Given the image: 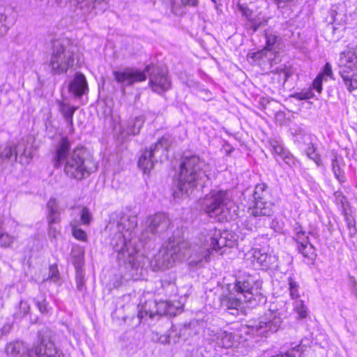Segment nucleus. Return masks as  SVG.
Here are the masks:
<instances>
[{
    "label": "nucleus",
    "instance_id": "1",
    "mask_svg": "<svg viewBox=\"0 0 357 357\" xmlns=\"http://www.w3.org/2000/svg\"><path fill=\"white\" fill-rule=\"evenodd\" d=\"M137 225V218L135 215L115 211L110 216L109 227L115 232L111 245L117 252L118 262L119 265L137 273L142 271L148 260L138 252L135 243L132 241V234Z\"/></svg>",
    "mask_w": 357,
    "mask_h": 357
},
{
    "label": "nucleus",
    "instance_id": "2",
    "mask_svg": "<svg viewBox=\"0 0 357 357\" xmlns=\"http://www.w3.org/2000/svg\"><path fill=\"white\" fill-rule=\"evenodd\" d=\"M71 144L66 137H62L57 144L53 159L54 166L59 169L63 166L65 175L80 181L96 171L93 159L83 146H77L70 151Z\"/></svg>",
    "mask_w": 357,
    "mask_h": 357
},
{
    "label": "nucleus",
    "instance_id": "3",
    "mask_svg": "<svg viewBox=\"0 0 357 357\" xmlns=\"http://www.w3.org/2000/svg\"><path fill=\"white\" fill-rule=\"evenodd\" d=\"M146 73L149 74V85L154 92L161 94L170 88L171 82L167 71L154 64L148 65L144 71L135 68H126L123 70L113 71L112 74L116 82L121 85L123 93H125L126 86L145 81Z\"/></svg>",
    "mask_w": 357,
    "mask_h": 357
},
{
    "label": "nucleus",
    "instance_id": "4",
    "mask_svg": "<svg viewBox=\"0 0 357 357\" xmlns=\"http://www.w3.org/2000/svg\"><path fill=\"white\" fill-rule=\"evenodd\" d=\"M207 163L199 155L183 156L179 165V172L176 188L174 190V197L188 195L198 185L203 187L208 179L206 174Z\"/></svg>",
    "mask_w": 357,
    "mask_h": 357
},
{
    "label": "nucleus",
    "instance_id": "5",
    "mask_svg": "<svg viewBox=\"0 0 357 357\" xmlns=\"http://www.w3.org/2000/svg\"><path fill=\"white\" fill-rule=\"evenodd\" d=\"M77 47L67 38L53 39L46 63L53 75H60L72 69L77 60Z\"/></svg>",
    "mask_w": 357,
    "mask_h": 357
},
{
    "label": "nucleus",
    "instance_id": "6",
    "mask_svg": "<svg viewBox=\"0 0 357 357\" xmlns=\"http://www.w3.org/2000/svg\"><path fill=\"white\" fill-rule=\"evenodd\" d=\"M231 194L227 190H211L204 199L203 206L210 217L220 216V219L232 218L230 210L233 206Z\"/></svg>",
    "mask_w": 357,
    "mask_h": 357
},
{
    "label": "nucleus",
    "instance_id": "7",
    "mask_svg": "<svg viewBox=\"0 0 357 357\" xmlns=\"http://www.w3.org/2000/svg\"><path fill=\"white\" fill-rule=\"evenodd\" d=\"M204 248L195 252L190 257L188 265L190 268H198L202 266L204 261H208L210 255L213 251H218L225 246H229L227 243L226 237L222 236L220 230L215 229H210L204 239Z\"/></svg>",
    "mask_w": 357,
    "mask_h": 357
},
{
    "label": "nucleus",
    "instance_id": "8",
    "mask_svg": "<svg viewBox=\"0 0 357 357\" xmlns=\"http://www.w3.org/2000/svg\"><path fill=\"white\" fill-rule=\"evenodd\" d=\"M262 281L248 275L238 277L235 282L234 289L238 296L243 298V301L255 307L266 301L265 296L261 292Z\"/></svg>",
    "mask_w": 357,
    "mask_h": 357
},
{
    "label": "nucleus",
    "instance_id": "9",
    "mask_svg": "<svg viewBox=\"0 0 357 357\" xmlns=\"http://www.w3.org/2000/svg\"><path fill=\"white\" fill-rule=\"evenodd\" d=\"M339 73L349 92L357 89V53L348 50L341 53Z\"/></svg>",
    "mask_w": 357,
    "mask_h": 357
},
{
    "label": "nucleus",
    "instance_id": "10",
    "mask_svg": "<svg viewBox=\"0 0 357 357\" xmlns=\"http://www.w3.org/2000/svg\"><path fill=\"white\" fill-rule=\"evenodd\" d=\"M169 143L166 137H161L149 149L144 150L138 160V167L144 174L149 173L162 155L168 150Z\"/></svg>",
    "mask_w": 357,
    "mask_h": 357
},
{
    "label": "nucleus",
    "instance_id": "11",
    "mask_svg": "<svg viewBox=\"0 0 357 357\" xmlns=\"http://www.w3.org/2000/svg\"><path fill=\"white\" fill-rule=\"evenodd\" d=\"M53 331L43 328L38 332V340L31 347L33 357H59L52 340Z\"/></svg>",
    "mask_w": 357,
    "mask_h": 357
},
{
    "label": "nucleus",
    "instance_id": "12",
    "mask_svg": "<svg viewBox=\"0 0 357 357\" xmlns=\"http://www.w3.org/2000/svg\"><path fill=\"white\" fill-rule=\"evenodd\" d=\"M56 6H61L63 3L69 10L79 16L90 14L93 10H102L107 0H52Z\"/></svg>",
    "mask_w": 357,
    "mask_h": 357
},
{
    "label": "nucleus",
    "instance_id": "13",
    "mask_svg": "<svg viewBox=\"0 0 357 357\" xmlns=\"http://www.w3.org/2000/svg\"><path fill=\"white\" fill-rule=\"evenodd\" d=\"M146 224L141 235V239L145 242L167 231L170 225V220L165 213H156L148 218Z\"/></svg>",
    "mask_w": 357,
    "mask_h": 357
},
{
    "label": "nucleus",
    "instance_id": "14",
    "mask_svg": "<svg viewBox=\"0 0 357 357\" xmlns=\"http://www.w3.org/2000/svg\"><path fill=\"white\" fill-rule=\"evenodd\" d=\"M190 252V243L185 240H179L175 242L170 241L169 245L165 250V252L170 259H173V263L182 261L188 256Z\"/></svg>",
    "mask_w": 357,
    "mask_h": 357
},
{
    "label": "nucleus",
    "instance_id": "15",
    "mask_svg": "<svg viewBox=\"0 0 357 357\" xmlns=\"http://www.w3.org/2000/svg\"><path fill=\"white\" fill-rule=\"evenodd\" d=\"M296 243V248L304 258L307 259V263H312L316 257L315 248L310 242L309 237L303 229L298 231L294 237Z\"/></svg>",
    "mask_w": 357,
    "mask_h": 357
},
{
    "label": "nucleus",
    "instance_id": "16",
    "mask_svg": "<svg viewBox=\"0 0 357 357\" xmlns=\"http://www.w3.org/2000/svg\"><path fill=\"white\" fill-rule=\"evenodd\" d=\"M282 321L276 314H271L269 318L265 317L258 324L252 326V331L259 335H268L269 333L277 332L281 327Z\"/></svg>",
    "mask_w": 357,
    "mask_h": 357
},
{
    "label": "nucleus",
    "instance_id": "17",
    "mask_svg": "<svg viewBox=\"0 0 357 357\" xmlns=\"http://www.w3.org/2000/svg\"><path fill=\"white\" fill-rule=\"evenodd\" d=\"M209 341L215 344V347L219 348L229 349L232 347L236 342V335L235 333L226 331H213L210 333Z\"/></svg>",
    "mask_w": 357,
    "mask_h": 357
},
{
    "label": "nucleus",
    "instance_id": "18",
    "mask_svg": "<svg viewBox=\"0 0 357 357\" xmlns=\"http://www.w3.org/2000/svg\"><path fill=\"white\" fill-rule=\"evenodd\" d=\"M165 305L164 303H157L154 301H149L142 306V310L138 312L137 317H133L132 320L135 321V326L139 325L144 317L149 315L150 318H153L156 314H162V312L158 309L159 307ZM163 313H165L164 311Z\"/></svg>",
    "mask_w": 357,
    "mask_h": 357
},
{
    "label": "nucleus",
    "instance_id": "19",
    "mask_svg": "<svg viewBox=\"0 0 357 357\" xmlns=\"http://www.w3.org/2000/svg\"><path fill=\"white\" fill-rule=\"evenodd\" d=\"M5 351L11 357H33L31 347H27L23 342L16 341L6 344Z\"/></svg>",
    "mask_w": 357,
    "mask_h": 357
},
{
    "label": "nucleus",
    "instance_id": "20",
    "mask_svg": "<svg viewBox=\"0 0 357 357\" xmlns=\"http://www.w3.org/2000/svg\"><path fill=\"white\" fill-rule=\"evenodd\" d=\"M248 212L254 217L271 216L273 213V204L271 200H256Z\"/></svg>",
    "mask_w": 357,
    "mask_h": 357
},
{
    "label": "nucleus",
    "instance_id": "21",
    "mask_svg": "<svg viewBox=\"0 0 357 357\" xmlns=\"http://www.w3.org/2000/svg\"><path fill=\"white\" fill-rule=\"evenodd\" d=\"M57 104L59 107V112L62 115V117L66 123L68 132L70 134H73L75 130L73 117L75 112L77 109V107L60 100L57 101Z\"/></svg>",
    "mask_w": 357,
    "mask_h": 357
},
{
    "label": "nucleus",
    "instance_id": "22",
    "mask_svg": "<svg viewBox=\"0 0 357 357\" xmlns=\"http://www.w3.org/2000/svg\"><path fill=\"white\" fill-rule=\"evenodd\" d=\"M68 90L77 97H81L88 91V85L84 75L80 73L75 75L68 85Z\"/></svg>",
    "mask_w": 357,
    "mask_h": 357
},
{
    "label": "nucleus",
    "instance_id": "23",
    "mask_svg": "<svg viewBox=\"0 0 357 357\" xmlns=\"http://www.w3.org/2000/svg\"><path fill=\"white\" fill-rule=\"evenodd\" d=\"M270 145L272 151L275 154V159L284 161L287 165L291 166L295 164V159L293 155L284 149L278 141H271Z\"/></svg>",
    "mask_w": 357,
    "mask_h": 357
},
{
    "label": "nucleus",
    "instance_id": "24",
    "mask_svg": "<svg viewBox=\"0 0 357 357\" xmlns=\"http://www.w3.org/2000/svg\"><path fill=\"white\" fill-rule=\"evenodd\" d=\"M17 161L22 165H28L32 159V151L28 143L23 139L15 144Z\"/></svg>",
    "mask_w": 357,
    "mask_h": 357
},
{
    "label": "nucleus",
    "instance_id": "25",
    "mask_svg": "<svg viewBox=\"0 0 357 357\" xmlns=\"http://www.w3.org/2000/svg\"><path fill=\"white\" fill-rule=\"evenodd\" d=\"M174 265L173 259H170L167 255L160 251L150 261V266L153 271H158L172 267Z\"/></svg>",
    "mask_w": 357,
    "mask_h": 357
},
{
    "label": "nucleus",
    "instance_id": "26",
    "mask_svg": "<svg viewBox=\"0 0 357 357\" xmlns=\"http://www.w3.org/2000/svg\"><path fill=\"white\" fill-rule=\"evenodd\" d=\"M46 218L48 224H59L61 210L56 199L51 198L47 203Z\"/></svg>",
    "mask_w": 357,
    "mask_h": 357
},
{
    "label": "nucleus",
    "instance_id": "27",
    "mask_svg": "<svg viewBox=\"0 0 357 357\" xmlns=\"http://www.w3.org/2000/svg\"><path fill=\"white\" fill-rule=\"evenodd\" d=\"M238 8L242 15L250 21V29L253 31H257L259 29L264 27L267 24V20H256L253 18V12L247 6L238 3Z\"/></svg>",
    "mask_w": 357,
    "mask_h": 357
},
{
    "label": "nucleus",
    "instance_id": "28",
    "mask_svg": "<svg viewBox=\"0 0 357 357\" xmlns=\"http://www.w3.org/2000/svg\"><path fill=\"white\" fill-rule=\"evenodd\" d=\"M242 297L238 296L236 297L233 294H229L222 296L220 298L221 306L225 307L227 310L238 311L241 307Z\"/></svg>",
    "mask_w": 357,
    "mask_h": 357
},
{
    "label": "nucleus",
    "instance_id": "29",
    "mask_svg": "<svg viewBox=\"0 0 357 357\" xmlns=\"http://www.w3.org/2000/svg\"><path fill=\"white\" fill-rule=\"evenodd\" d=\"M344 168V162L343 158L341 156L335 155L332 160V170L335 178L341 183L346 181Z\"/></svg>",
    "mask_w": 357,
    "mask_h": 357
},
{
    "label": "nucleus",
    "instance_id": "30",
    "mask_svg": "<svg viewBox=\"0 0 357 357\" xmlns=\"http://www.w3.org/2000/svg\"><path fill=\"white\" fill-rule=\"evenodd\" d=\"M0 161L2 163H15L17 162V158L15 149V144H6L3 149H0Z\"/></svg>",
    "mask_w": 357,
    "mask_h": 357
},
{
    "label": "nucleus",
    "instance_id": "31",
    "mask_svg": "<svg viewBox=\"0 0 357 357\" xmlns=\"http://www.w3.org/2000/svg\"><path fill=\"white\" fill-rule=\"evenodd\" d=\"M273 53L266 48L261 51L254 52L251 54L250 58L253 59L259 66H265L267 63L271 66V60Z\"/></svg>",
    "mask_w": 357,
    "mask_h": 357
},
{
    "label": "nucleus",
    "instance_id": "32",
    "mask_svg": "<svg viewBox=\"0 0 357 357\" xmlns=\"http://www.w3.org/2000/svg\"><path fill=\"white\" fill-rule=\"evenodd\" d=\"M254 200H271V196L268 185L259 183L255 186L253 193Z\"/></svg>",
    "mask_w": 357,
    "mask_h": 357
},
{
    "label": "nucleus",
    "instance_id": "33",
    "mask_svg": "<svg viewBox=\"0 0 357 357\" xmlns=\"http://www.w3.org/2000/svg\"><path fill=\"white\" fill-rule=\"evenodd\" d=\"M175 332L176 331L172 328L171 331H168L167 334L159 335L158 333H155L153 336L152 339L154 341L158 342L163 344L171 343L175 344L178 342V338L176 337V335H174Z\"/></svg>",
    "mask_w": 357,
    "mask_h": 357
},
{
    "label": "nucleus",
    "instance_id": "34",
    "mask_svg": "<svg viewBox=\"0 0 357 357\" xmlns=\"http://www.w3.org/2000/svg\"><path fill=\"white\" fill-rule=\"evenodd\" d=\"M307 139L310 140L309 142H306L307 147L304 148V151L306 155L312 160H313L317 166H320L321 165V160L320 155L317 152V149L315 148L314 144L311 142L310 137H308Z\"/></svg>",
    "mask_w": 357,
    "mask_h": 357
},
{
    "label": "nucleus",
    "instance_id": "35",
    "mask_svg": "<svg viewBox=\"0 0 357 357\" xmlns=\"http://www.w3.org/2000/svg\"><path fill=\"white\" fill-rule=\"evenodd\" d=\"M252 258L253 261H256L261 266L268 267L269 266L271 256L265 252H261V250H253Z\"/></svg>",
    "mask_w": 357,
    "mask_h": 357
},
{
    "label": "nucleus",
    "instance_id": "36",
    "mask_svg": "<svg viewBox=\"0 0 357 357\" xmlns=\"http://www.w3.org/2000/svg\"><path fill=\"white\" fill-rule=\"evenodd\" d=\"M15 240V236L9 234L5 231L0 230V247L1 248L7 249L12 248Z\"/></svg>",
    "mask_w": 357,
    "mask_h": 357
},
{
    "label": "nucleus",
    "instance_id": "37",
    "mask_svg": "<svg viewBox=\"0 0 357 357\" xmlns=\"http://www.w3.org/2000/svg\"><path fill=\"white\" fill-rule=\"evenodd\" d=\"M144 122V119L142 116L135 117L132 124L130 125L128 132L133 135H138L143 126Z\"/></svg>",
    "mask_w": 357,
    "mask_h": 357
},
{
    "label": "nucleus",
    "instance_id": "38",
    "mask_svg": "<svg viewBox=\"0 0 357 357\" xmlns=\"http://www.w3.org/2000/svg\"><path fill=\"white\" fill-rule=\"evenodd\" d=\"M304 346L296 345L284 354H278V357H305Z\"/></svg>",
    "mask_w": 357,
    "mask_h": 357
},
{
    "label": "nucleus",
    "instance_id": "39",
    "mask_svg": "<svg viewBox=\"0 0 357 357\" xmlns=\"http://www.w3.org/2000/svg\"><path fill=\"white\" fill-rule=\"evenodd\" d=\"M10 13V8H5L3 12H0V37L4 36L8 30L7 15Z\"/></svg>",
    "mask_w": 357,
    "mask_h": 357
},
{
    "label": "nucleus",
    "instance_id": "40",
    "mask_svg": "<svg viewBox=\"0 0 357 357\" xmlns=\"http://www.w3.org/2000/svg\"><path fill=\"white\" fill-rule=\"evenodd\" d=\"M192 323L185 324L182 326H180L178 328V333H177V328H175L176 331L174 335H176L178 340L179 338H182L183 340H187L189 336H190L192 333L191 326Z\"/></svg>",
    "mask_w": 357,
    "mask_h": 357
},
{
    "label": "nucleus",
    "instance_id": "41",
    "mask_svg": "<svg viewBox=\"0 0 357 357\" xmlns=\"http://www.w3.org/2000/svg\"><path fill=\"white\" fill-rule=\"evenodd\" d=\"M30 311V305L27 301H21L16 309L15 312V317L16 318H22L29 314Z\"/></svg>",
    "mask_w": 357,
    "mask_h": 357
},
{
    "label": "nucleus",
    "instance_id": "42",
    "mask_svg": "<svg viewBox=\"0 0 357 357\" xmlns=\"http://www.w3.org/2000/svg\"><path fill=\"white\" fill-rule=\"evenodd\" d=\"M294 310L298 314L300 319H304L307 316V307L301 300H296L294 303Z\"/></svg>",
    "mask_w": 357,
    "mask_h": 357
},
{
    "label": "nucleus",
    "instance_id": "43",
    "mask_svg": "<svg viewBox=\"0 0 357 357\" xmlns=\"http://www.w3.org/2000/svg\"><path fill=\"white\" fill-rule=\"evenodd\" d=\"M288 282L290 296L292 299L297 300L300 297L298 293L299 285L291 277L288 278Z\"/></svg>",
    "mask_w": 357,
    "mask_h": 357
},
{
    "label": "nucleus",
    "instance_id": "44",
    "mask_svg": "<svg viewBox=\"0 0 357 357\" xmlns=\"http://www.w3.org/2000/svg\"><path fill=\"white\" fill-rule=\"evenodd\" d=\"M344 215V220L347 223V228L349 229V232L350 236H353L356 234V222L352 215L349 214L347 212V210L345 211H342Z\"/></svg>",
    "mask_w": 357,
    "mask_h": 357
},
{
    "label": "nucleus",
    "instance_id": "45",
    "mask_svg": "<svg viewBox=\"0 0 357 357\" xmlns=\"http://www.w3.org/2000/svg\"><path fill=\"white\" fill-rule=\"evenodd\" d=\"M334 196L337 204L341 206L342 211H345L347 210V207L349 205L347 199L343 195L342 192L340 191L335 192L334 193Z\"/></svg>",
    "mask_w": 357,
    "mask_h": 357
},
{
    "label": "nucleus",
    "instance_id": "46",
    "mask_svg": "<svg viewBox=\"0 0 357 357\" xmlns=\"http://www.w3.org/2000/svg\"><path fill=\"white\" fill-rule=\"evenodd\" d=\"M77 289L82 291L84 289V273L83 271H76Z\"/></svg>",
    "mask_w": 357,
    "mask_h": 357
},
{
    "label": "nucleus",
    "instance_id": "47",
    "mask_svg": "<svg viewBox=\"0 0 357 357\" xmlns=\"http://www.w3.org/2000/svg\"><path fill=\"white\" fill-rule=\"evenodd\" d=\"M71 226L73 227V236L80 241H85L86 239V232L79 228H77L75 227V225H74L73 222H71Z\"/></svg>",
    "mask_w": 357,
    "mask_h": 357
},
{
    "label": "nucleus",
    "instance_id": "48",
    "mask_svg": "<svg viewBox=\"0 0 357 357\" xmlns=\"http://www.w3.org/2000/svg\"><path fill=\"white\" fill-rule=\"evenodd\" d=\"M72 263L75 266V271H83L82 267L83 265V257L82 255H74L73 256Z\"/></svg>",
    "mask_w": 357,
    "mask_h": 357
},
{
    "label": "nucleus",
    "instance_id": "49",
    "mask_svg": "<svg viewBox=\"0 0 357 357\" xmlns=\"http://www.w3.org/2000/svg\"><path fill=\"white\" fill-rule=\"evenodd\" d=\"M81 220L84 225H89L91 220V214L86 207L82 209Z\"/></svg>",
    "mask_w": 357,
    "mask_h": 357
},
{
    "label": "nucleus",
    "instance_id": "50",
    "mask_svg": "<svg viewBox=\"0 0 357 357\" xmlns=\"http://www.w3.org/2000/svg\"><path fill=\"white\" fill-rule=\"evenodd\" d=\"M314 96L312 91L309 90L307 91H303L300 93H296L294 95V97L297 100H308Z\"/></svg>",
    "mask_w": 357,
    "mask_h": 357
},
{
    "label": "nucleus",
    "instance_id": "51",
    "mask_svg": "<svg viewBox=\"0 0 357 357\" xmlns=\"http://www.w3.org/2000/svg\"><path fill=\"white\" fill-rule=\"evenodd\" d=\"M36 305L42 314H47V303L45 299L36 301Z\"/></svg>",
    "mask_w": 357,
    "mask_h": 357
},
{
    "label": "nucleus",
    "instance_id": "52",
    "mask_svg": "<svg viewBox=\"0 0 357 357\" xmlns=\"http://www.w3.org/2000/svg\"><path fill=\"white\" fill-rule=\"evenodd\" d=\"M322 78L323 75H319L312 83L313 89H315L318 93H321L322 91Z\"/></svg>",
    "mask_w": 357,
    "mask_h": 357
},
{
    "label": "nucleus",
    "instance_id": "53",
    "mask_svg": "<svg viewBox=\"0 0 357 357\" xmlns=\"http://www.w3.org/2000/svg\"><path fill=\"white\" fill-rule=\"evenodd\" d=\"M278 38L275 35L268 34L266 35V46L265 48L271 51L274 45L276 43Z\"/></svg>",
    "mask_w": 357,
    "mask_h": 357
},
{
    "label": "nucleus",
    "instance_id": "54",
    "mask_svg": "<svg viewBox=\"0 0 357 357\" xmlns=\"http://www.w3.org/2000/svg\"><path fill=\"white\" fill-rule=\"evenodd\" d=\"M56 224H48L49 227V235L51 237L56 238L59 233V229L56 226Z\"/></svg>",
    "mask_w": 357,
    "mask_h": 357
},
{
    "label": "nucleus",
    "instance_id": "55",
    "mask_svg": "<svg viewBox=\"0 0 357 357\" xmlns=\"http://www.w3.org/2000/svg\"><path fill=\"white\" fill-rule=\"evenodd\" d=\"M50 271L51 273V275L50 276V278L52 281H56L59 278V271L56 266H50Z\"/></svg>",
    "mask_w": 357,
    "mask_h": 357
},
{
    "label": "nucleus",
    "instance_id": "56",
    "mask_svg": "<svg viewBox=\"0 0 357 357\" xmlns=\"http://www.w3.org/2000/svg\"><path fill=\"white\" fill-rule=\"evenodd\" d=\"M183 6L196 7L199 4V0H181Z\"/></svg>",
    "mask_w": 357,
    "mask_h": 357
},
{
    "label": "nucleus",
    "instance_id": "57",
    "mask_svg": "<svg viewBox=\"0 0 357 357\" xmlns=\"http://www.w3.org/2000/svg\"><path fill=\"white\" fill-rule=\"evenodd\" d=\"M324 74L329 77H331L332 75V68L328 63H326V64L324 66Z\"/></svg>",
    "mask_w": 357,
    "mask_h": 357
},
{
    "label": "nucleus",
    "instance_id": "58",
    "mask_svg": "<svg viewBox=\"0 0 357 357\" xmlns=\"http://www.w3.org/2000/svg\"><path fill=\"white\" fill-rule=\"evenodd\" d=\"M301 229H302L301 227L298 224H296L294 227L295 232L296 233L298 231H300Z\"/></svg>",
    "mask_w": 357,
    "mask_h": 357
},
{
    "label": "nucleus",
    "instance_id": "59",
    "mask_svg": "<svg viewBox=\"0 0 357 357\" xmlns=\"http://www.w3.org/2000/svg\"><path fill=\"white\" fill-rule=\"evenodd\" d=\"M280 71L285 73V70L284 69H281Z\"/></svg>",
    "mask_w": 357,
    "mask_h": 357
},
{
    "label": "nucleus",
    "instance_id": "60",
    "mask_svg": "<svg viewBox=\"0 0 357 357\" xmlns=\"http://www.w3.org/2000/svg\"><path fill=\"white\" fill-rule=\"evenodd\" d=\"M213 1L215 2V0H212Z\"/></svg>",
    "mask_w": 357,
    "mask_h": 357
}]
</instances>
